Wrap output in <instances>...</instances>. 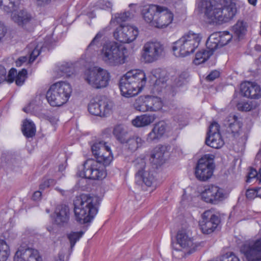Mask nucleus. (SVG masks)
I'll use <instances>...</instances> for the list:
<instances>
[{
  "mask_svg": "<svg viewBox=\"0 0 261 261\" xmlns=\"http://www.w3.org/2000/svg\"><path fill=\"white\" fill-rule=\"evenodd\" d=\"M202 199L207 203L216 204L225 198V193L223 189L211 185L205 186L201 193Z\"/></svg>",
  "mask_w": 261,
  "mask_h": 261,
  "instance_id": "nucleus-16",
  "label": "nucleus"
},
{
  "mask_svg": "<svg viewBox=\"0 0 261 261\" xmlns=\"http://www.w3.org/2000/svg\"><path fill=\"white\" fill-rule=\"evenodd\" d=\"M212 55L213 53L212 51L201 49L196 54L193 63L196 65L203 63L207 61Z\"/></svg>",
  "mask_w": 261,
  "mask_h": 261,
  "instance_id": "nucleus-35",
  "label": "nucleus"
},
{
  "mask_svg": "<svg viewBox=\"0 0 261 261\" xmlns=\"http://www.w3.org/2000/svg\"><path fill=\"white\" fill-rule=\"evenodd\" d=\"M8 32L7 27L0 21V42H2Z\"/></svg>",
  "mask_w": 261,
  "mask_h": 261,
  "instance_id": "nucleus-56",
  "label": "nucleus"
},
{
  "mask_svg": "<svg viewBox=\"0 0 261 261\" xmlns=\"http://www.w3.org/2000/svg\"><path fill=\"white\" fill-rule=\"evenodd\" d=\"M100 200L97 196L82 194L74 202L75 220L81 224L91 222L98 212Z\"/></svg>",
  "mask_w": 261,
  "mask_h": 261,
  "instance_id": "nucleus-2",
  "label": "nucleus"
},
{
  "mask_svg": "<svg viewBox=\"0 0 261 261\" xmlns=\"http://www.w3.org/2000/svg\"><path fill=\"white\" fill-rule=\"evenodd\" d=\"M36 5L39 7H45L50 4L51 0H35Z\"/></svg>",
  "mask_w": 261,
  "mask_h": 261,
  "instance_id": "nucleus-61",
  "label": "nucleus"
},
{
  "mask_svg": "<svg viewBox=\"0 0 261 261\" xmlns=\"http://www.w3.org/2000/svg\"><path fill=\"white\" fill-rule=\"evenodd\" d=\"M220 261H240L239 257L233 252L227 253L219 257Z\"/></svg>",
  "mask_w": 261,
  "mask_h": 261,
  "instance_id": "nucleus-50",
  "label": "nucleus"
},
{
  "mask_svg": "<svg viewBox=\"0 0 261 261\" xmlns=\"http://www.w3.org/2000/svg\"><path fill=\"white\" fill-rule=\"evenodd\" d=\"M153 112L160 110L163 107V102L161 99L158 97L153 96Z\"/></svg>",
  "mask_w": 261,
  "mask_h": 261,
  "instance_id": "nucleus-54",
  "label": "nucleus"
},
{
  "mask_svg": "<svg viewBox=\"0 0 261 261\" xmlns=\"http://www.w3.org/2000/svg\"><path fill=\"white\" fill-rule=\"evenodd\" d=\"M126 50L116 42H110L105 44L100 54V59L107 64L115 66L125 63Z\"/></svg>",
  "mask_w": 261,
  "mask_h": 261,
  "instance_id": "nucleus-5",
  "label": "nucleus"
},
{
  "mask_svg": "<svg viewBox=\"0 0 261 261\" xmlns=\"http://www.w3.org/2000/svg\"><path fill=\"white\" fill-rule=\"evenodd\" d=\"M158 9L159 5H150L148 7H144L142 10V14L144 20L154 27Z\"/></svg>",
  "mask_w": 261,
  "mask_h": 261,
  "instance_id": "nucleus-23",
  "label": "nucleus"
},
{
  "mask_svg": "<svg viewBox=\"0 0 261 261\" xmlns=\"http://www.w3.org/2000/svg\"><path fill=\"white\" fill-rule=\"evenodd\" d=\"M72 92V87L68 83L60 81L50 86L46 96L51 106L60 107L68 101Z\"/></svg>",
  "mask_w": 261,
  "mask_h": 261,
  "instance_id": "nucleus-6",
  "label": "nucleus"
},
{
  "mask_svg": "<svg viewBox=\"0 0 261 261\" xmlns=\"http://www.w3.org/2000/svg\"><path fill=\"white\" fill-rule=\"evenodd\" d=\"M176 239L178 244L185 249L187 254H190L196 250L198 246L193 242L192 238L189 237L185 230L178 231Z\"/></svg>",
  "mask_w": 261,
  "mask_h": 261,
  "instance_id": "nucleus-20",
  "label": "nucleus"
},
{
  "mask_svg": "<svg viewBox=\"0 0 261 261\" xmlns=\"http://www.w3.org/2000/svg\"><path fill=\"white\" fill-rule=\"evenodd\" d=\"M214 159V155L206 154L199 159L195 168V175L197 179L205 181L212 177L215 167Z\"/></svg>",
  "mask_w": 261,
  "mask_h": 261,
  "instance_id": "nucleus-9",
  "label": "nucleus"
},
{
  "mask_svg": "<svg viewBox=\"0 0 261 261\" xmlns=\"http://www.w3.org/2000/svg\"><path fill=\"white\" fill-rule=\"evenodd\" d=\"M101 161L88 159L82 165L77 172L80 177L93 180H100L105 178L107 172L105 167Z\"/></svg>",
  "mask_w": 261,
  "mask_h": 261,
  "instance_id": "nucleus-8",
  "label": "nucleus"
},
{
  "mask_svg": "<svg viewBox=\"0 0 261 261\" xmlns=\"http://www.w3.org/2000/svg\"><path fill=\"white\" fill-rule=\"evenodd\" d=\"M224 124L228 133L233 135L237 134L241 130L242 122L236 115H229L224 121Z\"/></svg>",
  "mask_w": 261,
  "mask_h": 261,
  "instance_id": "nucleus-22",
  "label": "nucleus"
},
{
  "mask_svg": "<svg viewBox=\"0 0 261 261\" xmlns=\"http://www.w3.org/2000/svg\"><path fill=\"white\" fill-rule=\"evenodd\" d=\"M10 254L8 245L5 241L0 240V261H6Z\"/></svg>",
  "mask_w": 261,
  "mask_h": 261,
  "instance_id": "nucleus-41",
  "label": "nucleus"
},
{
  "mask_svg": "<svg viewBox=\"0 0 261 261\" xmlns=\"http://www.w3.org/2000/svg\"><path fill=\"white\" fill-rule=\"evenodd\" d=\"M153 96H146V103L147 105H148V111H152L153 112Z\"/></svg>",
  "mask_w": 261,
  "mask_h": 261,
  "instance_id": "nucleus-60",
  "label": "nucleus"
},
{
  "mask_svg": "<svg viewBox=\"0 0 261 261\" xmlns=\"http://www.w3.org/2000/svg\"><path fill=\"white\" fill-rule=\"evenodd\" d=\"M159 138L160 137L156 134L155 131H154L153 128H152V130L148 134L147 140L148 142H151Z\"/></svg>",
  "mask_w": 261,
  "mask_h": 261,
  "instance_id": "nucleus-58",
  "label": "nucleus"
},
{
  "mask_svg": "<svg viewBox=\"0 0 261 261\" xmlns=\"http://www.w3.org/2000/svg\"><path fill=\"white\" fill-rule=\"evenodd\" d=\"M27 70L25 69H22L18 73L15 79V83L17 86H22L27 78Z\"/></svg>",
  "mask_w": 261,
  "mask_h": 261,
  "instance_id": "nucleus-46",
  "label": "nucleus"
},
{
  "mask_svg": "<svg viewBox=\"0 0 261 261\" xmlns=\"http://www.w3.org/2000/svg\"><path fill=\"white\" fill-rule=\"evenodd\" d=\"M241 92L243 96L254 99H258L261 97V89L256 83L245 82L240 85Z\"/></svg>",
  "mask_w": 261,
  "mask_h": 261,
  "instance_id": "nucleus-21",
  "label": "nucleus"
},
{
  "mask_svg": "<svg viewBox=\"0 0 261 261\" xmlns=\"http://www.w3.org/2000/svg\"><path fill=\"white\" fill-rule=\"evenodd\" d=\"M188 75L186 72L182 73L179 77L175 80V83L177 86H181L187 82Z\"/></svg>",
  "mask_w": 261,
  "mask_h": 261,
  "instance_id": "nucleus-53",
  "label": "nucleus"
},
{
  "mask_svg": "<svg viewBox=\"0 0 261 261\" xmlns=\"http://www.w3.org/2000/svg\"><path fill=\"white\" fill-rule=\"evenodd\" d=\"M84 233L83 231H80L79 232L72 231L67 234V238L70 242L71 249L74 247L75 243L82 237Z\"/></svg>",
  "mask_w": 261,
  "mask_h": 261,
  "instance_id": "nucleus-44",
  "label": "nucleus"
},
{
  "mask_svg": "<svg viewBox=\"0 0 261 261\" xmlns=\"http://www.w3.org/2000/svg\"><path fill=\"white\" fill-rule=\"evenodd\" d=\"M217 35H215L214 33L211 34L210 36L207 40L206 45L208 49V51H212L213 53L214 51L216 49L219 47H221L218 41V40H217V42H213L214 40L217 39Z\"/></svg>",
  "mask_w": 261,
  "mask_h": 261,
  "instance_id": "nucleus-42",
  "label": "nucleus"
},
{
  "mask_svg": "<svg viewBox=\"0 0 261 261\" xmlns=\"http://www.w3.org/2000/svg\"><path fill=\"white\" fill-rule=\"evenodd\" d=\"M40 50L39 49L35 47L31 53L29 57V62L31 63L34 61L36 58L39 55Z\"/></svg>",
  "mask_w": 261,
  "mask_h": 261,
  "instance_id": "nucleus-57",
  "label": "nucleus"
},
{
  "mask_svg": "<svg viewBox=\"0 0 261 261\" xmlns=\"http://www.w3.org/2000/svg\"><path fill=\"white\" fill-rule=\"evenodd\" d=\"M91 150L96 160L101 161L104 165H110L113 160L110 147L105 142L95 143L91 146Z\"/></svg>",
  "mask_w": 261,
  "mask_h": 261,
  "instance_id": "nucleus-14",
  "label": "nucleus"
},
{
  "mask_svg": "<svg viewBox=\"0 0 261 261\" xmlns=\"http://www.w3.org/2000/svg\"><path fill=\"white\" fill-rule=\"evenodd\" d=\"M99 105H103L100 106L99 109L102 111V117H107L112 112L114 107L113 102L105 96H101L99 98Z\"/></svg>",
  "mask_w": 261,
  "mask_h": 261,
  "instance_id": "nucleus-29",
  "label": "nucleus"
},
{
  "mask_svg": "<svg viewBox=\"0 0 261 261\" xmlns=\"http://www.w3.org/2000/svg\"><path fill=\"white\" fill-rule=\"evenodd\" d=\"M201 39L200 34L189 31L174 43L172 46L174 54L181 57L189 56L198 47Z\"/></svg>",
  "mask_w": 261,
  "mask_h": 261,
  "instance_id": "nucleus-4",
  "label": "nucleus"
},
{
  "mask_svg": "<svg viewBox=\"0 0 261 261\" xmlns=\"http://www.w3.org/2000/svg\"><path fill=\"white\" fill-rule=\"evenodd\" d=\"M28 60V58L26 56L20 57L18 60L16 61V66L17 67L21 66L23 63L27 62Z\"/></svg>",
  "mask_w": 261,
  "mask_h": 261,
  "instance_id": "nucleus-62",
  "label": "nucleus"
},
{
  "mask_svg": "<svg viewBox=\"0 0 261 261\" xmlns=\"http://www.w3.org/2000/svg\"><path fill=\"white\" fill-rule=\"evenodd\" d=\"M246 197L248 199H253L256 197L261 198V188L248 189L246 192Z\"/></svg>",
  "mask_w": 261,
  "mask_h": 261,
  "instance_id": "nucleus-45",
  "label": "nucleus"
},
{
  "mask_svg": "<svg viewBox=\"0 0 261 261\" xmlns=\"http://www.w3.org/2000/svg\"><path fill=\"white\" fill-rule=\"evenodd\" d=\"M136 173L135 174V182L142 186L143 184L147 187H151L155 181V178L151 171L146 170V162L144 159L137 158L133 162Z\"/></svg>",
  "mask_w": 261,
  "mask_h": 261,
  "instance_id": "nucleus-10",
  "label": "nucleus"
},
{
  "mask_svg": "<svg viewBox=\"0 0 261 261\" xmlns=\"http://www.w3.org/2000/svg\"><path fill=\"white\" fill-rule=\"evenodd\" d=\"M214 34L217 35V38L221 47L227 44L232 38V35L227 31L217 32L215 33Z\"/></svg>",
  "mask_w": 261,
  "mask_h": 261,
  "instance_id": "nucleus-39",
  "label": "nucleus"
},
{
  "mask_svg": "<svg viewBox=\"0 0 261 261\" xmlns=\"http://www.w3.org/2000/svg\"><path fill=\"white\" fill-rule=\"evenodd\" d=\"M220 222V218L217 215L211 210H207L202 214L199 225L203 233L210 234L216 230Z\"/></svg>",
  "mask_w": 261,
  "mask_h": 261,
  "instance_id": "nucleus-12",
  "label": "nucleus"
},
{
  "mask_svg": "<svg viewBox=\"0 0 261 261\" xmlns=\"http://www.w3.org/2000/svg\"><path fill=\"white\" fill-rule=\"evenodd\" d=\"M238 109L242 111H249L252 109V105L247 101H241L237 104Z\"/></svg>",
  "mask_w": 261,
  "mask_h": 261,
  "instance_id": "nucleus-52",
  "label": "nucleus"
},
{
  "mask_svg": "<svg viewBox=\"0 0 261 261\" xmlns=\"http://www.w3.org/2000/svg\"><path fill=\"white\" fill-rule=\"evenodd\" d=\"M144 141L142 139L137 136L128 137L126 138V141L124 142L126 144V147L132 151H135L139 147H141Z\"/></svg>",
  "mask_w": 261,
  "mask_h": 261,
  "instance_id": "nucleus-33",
  "label": "nucleus"
},
{
  "mask_svg": "<svg viewBox=\"0 0 261 261\" xmlns=\"http://www.w3.org/2000/svg\"><path fill=\"white\" fill-rule=\"evenodd\" d=\"M155 119L154 114H144L136 117L132 120V124L136 127H143L152 123Z\"/></svg>",
  "mask_w": 261,
  "mask_h": 261,
  "instance_id": "nucleus-26",
  "label": "nucleus"
},
{
  "mask_svg": "<svg viewBox=\"0 0 261 261\" xmlns=\"http://www.w3.org/2000/svg\"><path fill=\"white\" fill-rule=\"evenodd\" d=\"M56 71L60 76H70L75 71L74 67L71 63L63 62L58 65Z\"/></svg>",
  "mask_w": 261,
  "mask_h": 261,
  "instance_id": "nucleus-27",
  "label": "nucleus"
},
{
  "mask_svg": "<svg viewBox=\"0 0 261 261\" xmlns=\"http://www.w3.org/2000/svg\"><path fill=\"white\" fill-rule=\"evenodd\" d=\"M112 6V3L108 0H98L95 7L96 9L111 10Z\"/></svg>",
  "mask_w": 261,
  "mask_h": 261,
  "instance_id": "nucleus-47",
  "label": "nucleus"
},
{
  "mask_svg": "<svg viewBox=\"0 0 261 261\" xmlns=\"http://www.w3.org/2000/svg\"><path fill=\"white\" fill-rule=\"evenodd\" d=\"M174 120L178 123L179 126H182L186 125L185 118L182 115L179 116H174Z\"/></svg>",
  "mask_w": 261,
  "mask_h": 261,
  "instance_id": "nucleus-59",
  "label": "nucleus"
},
{
  "mask_svg": "<svg viewBox=\"0 0 261 261\" xmlns=\"http://www.w3.org/2000/svg\"><path fill=\"white\" fill-rule=\"evenodd\" d=\"M42 196V193L41 192L39 191H35L33 196H32V199L34 201H38L41 199Z\"/></svg>",
  "mask_w": 261,
  "mask_h": 261,
  "instance_id": "nucleus-63",
  "label": "nucleus"
},
{
  "mask_svg": "<svg viewBox=\"0 0 261 261\" xmlns=\"http://www.w3.org/2000/svg\"><path fill=\"white\" fill-rule=\"evenodd\" d=\"M14 261H43L39 252L31 248H20L16 252Z\"/></svg>",
  "mask_w": 261,
  "mask_h": 261,
  "instance_id": "nucleus-18",
  "label": "nucleus"
},
{
  "mask_svg": "<svg viewBox=\"0 0 261 261\" xmlns=\"http://www.w3.org/2000/svg\"><path fill=\"white\" fill-rule=\"evenodd\" d=\"M22 132L25 137L32 138L36 134L35 124L31 120L25 119L23 122Z\"/></svg>",
  "mask_w": 261,
  "mask_h": 261,
  "instance_id": "nucleus-32",
  "label": "nucleus"
},
{
  "mask_svg": "<svg viewBox=\"0 0 261 261\" xmlns=\"http://www.w3.org/2000/svg\"><path fill=\"white\" fill-rule=\"evenodd\" d=\"M7 71L5 67L0 64V84L7 81L9 83H13L15 81L17 76V70L16 69L11 68L7 77Z\"/></svg>",
  "mask_w": 261,
  "mask_h": 261,
  "instance_id": "nucleus-28",
  "label": "nucleus"
},
{
  "mask_svg": "<svg viewBox=\"0 0 261 261\" xmlns=\"http://www.w3.org/2000/svg\"><path fill=\"white\" fill-rule=\"evenodd\" d=\"M164 47L158 42H147L143 46L142 57L146 63L156 61L162 55Z\"/></svg>",
  "mask_w": 261,
  "mask_h": 261,
  "instance_id": "nucleus-13",
  "label": "nucleus"
},
{
  "mask_svg": "<svg viewBox=\"0 0 261 261\" xmlns=\"http://www.w3.org/2000/svg\"><path fill=\"white\" fill-rule=\"evenodd\" d=\"M146 82L145 73L140 70H131L123 75L119 81V88L122 96H134L141 91Z\"/></svg>",
  "mask_w": 261,
  "mask_h": 261,
  "instance_id": "nucleus-3",
  "label": "nucleus"
},
{
  "mask_svg": "<svg viewBox=\"0 0 261 261\" xmlns=\"http://www.w3.org/2000/svg\"><path fill=\"white\" fill-rule=\"evenodd\" d=\"M233 30L239 38L241 37L247 31L246 23L243 21H238L233 27Z\"/></svg>",
  "mask_w": 261,
  "mask_h": 261,
  "instance_id": "nucleus-43",
  "label": "nucleus"
},
{
  "mask_svg": "<svg viewBox=\"0 0 261 261\" xmlns=\"http://www.w3.org/2000/svg\"><path fill=\"white\" fill-rule=\"evenodd\" d=\"M56 183V181L54 179L44 178L42 179L39 185V190L43 191L45 189L48 188L50 186L55 185Z\"/></svg>",
  "mask_w": 261,
  "mask_h": 261,
  "instance_id": "nucleus-48",
  "label": "nucleus"
},
{
  "mask_svg": "<svg viewBox=\"0 0 261 261\" xmlns=\"http://www.w3.org/2000/svg\"><path fill=\"white\" fill-rule=\"evenodd\" d=\"M138 30L131 25H120L113 33L116 40L121 43H128L135 40L138 35Z\"/></svg>",
  "mask_w": 261,
  "mask_h": 261,
  "instance_id": "nucleus-15",
  "label": "nucleus"
},
{
  "mask_svg": "<svg viewBox=\"0 0 261 261\" xmlns=\"http://www.w3.org/2000/svg\"><path fill=\"white\" fill-rule=\"evenodd\" d=\"M103 70V68L97 66L88 69L84 74L85 81L93 88L94 85L96 83V81L97 80V77L99 75L101 70Z\"/></svg>",
  "mask_w": 261,
  "mask_h": 261,
  "instance_id": "nucleus-24",
  "label": "nucleus"
},
{
  "mask_svg": "<svg viewBox=\"0 0 261 261\" xmlns=\"http://www.w3.org/2000/svg\"><path fill=\"white\" fill-rule=\"evenodd\" d=\"M154 131H155L158 136L161 138L165 133L166 126L164 122H160L156 123L153 127Z\"/></svg>",
  "mask_w": 261,
  "mask_h": 261,
  "instance_id": "nucleus-49",
  "label": "nucleus"
},
{
  "mask_svg": "<svg viewBox=\"0 0 261 261\" xmlns=\"http://www.w3.org/2000/svg\"><path fill=\"white\" fill-rule=\"evenodd\" d=\"M113 134L116 139L121 143L124 144L126 141L128 136L127 132L121 125H118L114 127Z\"/></svg>",
  "mask_w": 261,
  "mask_h": 261,
  "instance_id": "nucleus-34",
  "label": "nucleus"
},
{
  "mask_svg": "<svg viewBox=\"0 0 261 261\" xmlns=\"http://www.w3.org/2000/svg\"><path fill=\"white\" fill-rule=\"evenodd\" d=\"M133 105L134 108L138 111L145 112L148 110V105L146 103V96L138 97Z\"/></svg>",
  "mask_w": 261,
  "mask_h": 261,
  "instance_id": "nucleus-37",
  "label": "nucleus"
},
{
  "mask_svg": "<svg viewBox=\"0 0 261 261\" xmlns=\"http://www.w3.org/2000/svg\"><path fill=\"white\" fill-rule=\"evenodd\" d=\"M219 125L216 122H213L209 126L208 137L205 140L206 144L212 148L218 149L222 147L224 142L220 133Z\"/></svg>",
  "mask_w": 261,
  "mask_h": 261,
  "instance_id": "nucleus-17",
  "label": "nucleus"
},
{
  "mask_svg": "<svg viewBox=\"0 0 261 261\" xmlns=\"http://www.w3.org/2000/svg\"><path fill=\"white\" fill-rule=\"evenodd\" d=\"M241 252L248 261H261V235L244 244Z\"/></svg>",
  "mask_w": 261,
  "mask_h": 261,
  "instance_id": "nucleus-11",
  "label": "nucleus"
},
{
  "mask_svg": "<svg viewBox=\"0 0 261 261\" xmlns=\"http://www.w3.org/2000/svg\"><path fill=\"white\" fill-rule=\"evenodd\" d=\"M164 154V153L161 148H159L155 149L151 155L152 159L151 162L156 166L161 165L164 163L165 161Z\"/></svg>",
  "mask_w": 261,
  "mask_h": 261,
  "instance_id": "nucleus-36",
  "label": "nucleus"
},
{
  "mask_svg": "<svg viewBox=\"0 0 261 261\" xmlns=\"http://www.w3.org/2000/svg\"><path fill=\"white\" fill-rule=\"evenodd\" d=\"M97 81L94 85V89H101L107 87L110 80V73L106 70H101L98 77H97Z\"/></svg>",
  "mask_w": 261,
  "mask_h": 261,
  "instance_id": "nucleus-30",
  "label": "nucleus"
},
{
  "mask_svg": "<svg viewBox=\"0 0 261 261\" xmlns=\"http://www.w3.org/2000/svg\"><path fill=\"white\" fill-rule=\"evenodd\" d=\"M255 178H257V179H259V182H261V175H260L258 176L257 171L255 169L251 168L250 169V171L248 173L246 182H250L251 181V179Z\"/></svg>",
  "mask_w": 261,
  "mask_h": 261,
  "instance_id": "nucleus-51",
  "label": "nucleus"
},
{
  "mask_svg": "<svg viewBox=\"0 0 261 261\" xmlns=\"http://www.w3.org/2000/svg\"><path fill=\"white\" fill-rule=\"evenodd\" d=\"M32 109H33V104L30 103L27 107L24 108L23 110L26 113H29Z\"/></svg>",
  "mask_w": 261,
  "mask_h": 261,
  "instance_id": "nucleus-64",
  "label": "nucleus"
},
{
  "mask_svg": "<svg viewBox=\"0 0 261 261\" xmlns=\"http://www.w3.org/2000/svg\"><path fill=\"white\" fill-rule=\"evenodd\" d=\"M173 18L174 14L170 10L166 7L159 5L154 27L166 28L172 23Z\"/></svg>",
  "mask_w": 261,
  "mask_h": 261,
  "instance_id": "nucleus-19",
  "label": "nucleus"
},
{
  "mask_svg": "<svg viewBox=\"0 0 261 261\" xmlns=\"http://www.w3.org/2000/svg\"><path fill=\"white\" fill-rule=\"evenodd\" d=\"M220 72L219 71L215 70L212 71L206 77L205 79L207 81H213L215 79L220 76Z\"/></svg>",
  "mask_w": 261,
  "mask_h": 261,
  "instance_id": "nucleus-55",
  "label": "nucleus"
},
{
  "mask_svg": "<svg viewBox=\"0 0 261 261\" xmlns=\"http://www.w3.org/2000/svg\"><path fill=\"white\" fill-rule=\"evenodd\" d=\"M103 106V105H102V106ZM100 106H101V105H99V99H98L97 100L93 99L91 100L89 103L88 111L93 115L102 117V111L99 109Z\"/></svg>",
  "mask_w": 261,
  "mask_h": 261,
  "instance_id": "nucleus-38",
  "label": "nucleus"
},
{
  "mask_svg": "<svg viewBox=\"0 0 261 261\" xmlns=\"http://www.w3.org/2000/svg\"><path fill=\"white\" fill-rule=\"evenodd\" d=\"M130 16L129 12H125L122 13L117 14L115 17L112 16L110 21V24L112 25L115 23L117 24L122 25V23L127 20Z\"/></svg>",
  "mask_w": 261,
  "mask_h": 261,
  "instance_id": "nucleus-40",
  "label": "nucleus"
},
{
  "mask_svg": "<svg viewBox=\"0 0 261 261\" xmlns=\"http://www.w3.org/2000/svg\"><path fill=\"white\" fill-rule=\"evenodd\" d=\"M103 35V33L101 32H98L96 35L95 37L93 39L91 43L87 47L86 49L87 54L94 55L97 53L99 47L101 45L100 40Z\"/></svg>",
  "mask_w": 261,
  "mask_h": 261,
  "instance_id": "nucleus-31",
  "label": "nucleus"
},
{
  "mask_svg": "<svg viewBox=\"0 0 261 261\" xmlns=\"http://www.w3.org/2000/svg\"><path fill=\"white\" fill-rule=\"evenodd\" d=\"M20 0H0V8L7 13H11V19L19 25L23 26L36 21L35 17L22 10L18 11Z\"/></svg>",
  "mask_w": 261,
  "mask_h": 261,
  "instance_id": "nucleus-7",
  "label": "nucleus"
},
{
  "mask_svg": "<svg viewBox=\"0 0 261 261\" xmlns=\"http://www.w3.org/2000/svg\"><path fill=\"white\" fill-rule=\"evenodd\" d=\"M201 8L204 17L210 24H220L231 20L236 15V4L230 2L222 6L214 0H202Z\"/></svg>",
  "mask_w": 261,
  "mask_h": 261,
  "instance_id": "nucleus-1",
  "label": "nucleus"
},
{
  "mask_svg": "<svg viewBox=\"0 0 261 261\" xmlns=\"http://www.w3.org/2000/svg\"><path fill=\"white\" fill-rule=\"evenodd\" d=\"M56 217L55 221L56 223L61 225L67 222L69 219V208L68 207L64 205H58L55 211Z\"/></svg>",
  "mask_w": 261,
  "mask_h": 261,
  "instance_id": "nucleus-25",
  "label": "nucleus"
}]
</instances>
